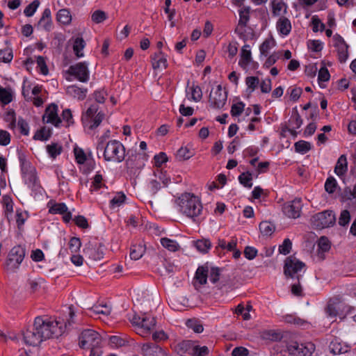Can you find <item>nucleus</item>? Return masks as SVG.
<instances>
[{
	"mask_svg": "<svg viewBox=\"0 0 356 356\" xmlns=\"http://www.w3.org/2000/svg\"><path fill=\"white\" fill-rule=\"evenodd\" d=\"M261 337L264 339L270 341H279L281 339L280 334L275 332L274 330L264 331L261 334Z\"/></svg>",
	"mask_w": 356,
	"mask_h": 356,
	"instance_id": "obj_56",
	"label": "nucleus"
},
{
	"mask_svg": "<svg viewBox=\"0 0 356 356\" xmlns=\"http://www.w3.org/2000/svg\"><path fill=\"white\" fill-rule=\"evenodd\" d=\"M17 126L19 129L20 133L24 136H28L29 133V126L28 122L23 119L22 118L19 117L18 118L17 122Z\"/></svg>",
	"mask_w": 356,
	"mask_h": 356,
	"instance_id": "obj_62",
	"label": "nucleus"
},
{
	"mask_svg": "<svg viewBox=\"0 0 356 356\" xmlns=\"http://www.w3.org/2000/svg\"><path fill=\"white\" fill-rule=\"evenodd\" d=\"M209 275V267L207 264L200 266L196 270L194 279L200 284V285H205L207 283Z\"/></svg>",
	"mask_w": 356,
	"mask_h": 356,
	"instance_id": "obj_23",
	"label": "nucleus"
},
{
	"mask_svg": "<svg viewBox=\"0 0 356 356\" xmlns=\"http://www.w3.org/2000/svg\"><path fill=\"white\" fill-rule=\"evenodd\" d=\"M209 273L208 277L213 284H216L219 281L220 276V269L219 268L212 267L210 271L209 270Z\"/></svg>",
	"mask_w": 356,
	"mask_h": 356,
	"instance_id": "obj_61",
	"label": "nucleus"
},
{
	"mask_svg": "<svg viewBox=\"0 0 356 356\" xmlns=\"http://www.w3.org/2000/svg\"><path fill=\"white\" fill-rule=\"evenodd\" d=\"M245 83L251 92L254 91L259 83V79L257 76H248L245 79Z\"/></svg>",
	"mask_w": 356,
	"mask_h": 356,
	"instance_id": "obj_64",
	"label": "nucleus"
},
{
	"mask_svg": "<svg viewBox=\"0 0 356 356\" xmlns=\"http://www.w3.org/2000/svg\"><path fill=\"white\" fill-rule=\"evenodd\" d=\"M177 202L179 211L193 221H197L203 209L200 199L193 193H185L178 198Z\"/></svg>",
	"mask_w": 356,
	"mask_h": 356,
	"instance_id": "obj_2",
	"label": "nucleus"
},
{
	"mask_svg": "<svg viewBox=\"0 0 356 356\" xmlns=\"http://www.w3.org/2000/svg\"><path fill=\"white\" fill-rule=\"evenodd\" d=\"M47 206L49 207V213L51 214H63L68 210L67 205L64 202L57 203L50 201L48 202Z\"/></svg>",
	"mask_w": 356,
	"mask_h": 356,
	"instance_id": "obj_29",
	"label": "nucleus"
},
{
	"mask_svg": "<svg viewBox=\"0 0 356 356\" xmlns=\"http://www.w3.org/2000/svg\"><path fill=\"white\" fill-rule=\"evenodd\" d=\"M270 4L272 13L274 16L280 15L282 10H283V14L287 13V5L284 3L282 0H272Z\"/></svg>",
	"mask_w": 356,
	"mask_h": 356,
	"instance_id": "obj_30",
	"label": "nucleus"
},
{
	"mask_svg": "<svg viewBox=\"0 0 356 356\" xmlns=\"http://www.w3.org/2000/svg\"><path fill=\"white\" fill-rule=\"evenodd\" d=\"M125 168L131 173L135 172V170H139L145 163L143 161L147 160V154L138 153L136 149H129L126 152Z\"/></svg>",
	"mask_w": 356,
	"mask_h": 356,
	"instance_id": "obj_5",
	"label": "nucleus"
},
{
	"mask_svg": "<svg viewBox=\"0 0 356 356\" xmlns=\"http://www.w3.org/2000/svg\"><path fill=\"white\" fill-rule=\"evenodd\" d=\"M107 18L106 13L101 10H95L91 15V19L96 24L103 22Z\"/></svg>",
	"mask_w": 356,
	"mask_h": 356,
	"instance_id": "obj_54",
	"label": "nucleus"
},
{
	"mask_svg": "<svg viewBox=\"0 0 356 356\" xmlns=\"http://www.w3.org/2000/svg\"><path fill=\"white\" fill-rule=\"evenodd\" d=\"M144 356H163V349L156 343L147 342L142 346Z\"/></svg>",
	"mask_w": 356,
	"mask_h": 356,
	"instance_id": "obj_18",
	"label": "nucleus"
},
{
	"mask_svg": "<svg viewBox=\"0 0 356 356\" xmlns=\"http://www.w3.org/2000/svg\"><path fill=\"white\" fill-rule=\"evenodd\" d=\"M274 43L275 41L273 39H266L259 47L261 55L266 56L268 54L269 50L274 45Z\"/></svg>",
	"mask_w": 356,
	"mask_h": 356,
	"instance_id": "obj_51",
	"label": "nucleus"
},
{
	"mask_svg": "<svg viewBox=\"0 0 356 356\" xmlns=\"http://www.w3.org/2000/svg\"><path fill=\"white\" fill-rule=\"evenodd\" d=\"M69 248L72 253L79 251L81 246V242L79 237H72L69 241Z\"/></svg>",
	"mask_w": 356,
	"mask_h": 356,
	"instance_id": "obj_55",
	"label": "nucleus"
},
{
	"mask_svg": "<svg viewBox=\"0 0 356 356\" xmlns=\"http://www.w3.org/2000/svg\"><path fill=\"white\" fill-rule=\"evenodd\" d=\"M259 230L263 235L270 236L275 230V227L270 222L262 221L259 224Z\"/></svg>",
	"mask_w": 356,
	"mask_h": 356,
	"instance_id": "obj_39",
	"label": "nucleus"
},
{
	"mask_svg": "<svg viewBox=\"0 0 356 356\" xmlns=\"http://www.w3.org/2000/svg\"><path fill=\"white\" fill-rule=\"evenodd\" d=\"M292 248V242L289 238H285L282 245L279 246V252L286 255L290 253Z\"/></svg>",
	"mask_w": 356,
	"mask_h": 356,
	"instance_id": "obj_57",
	"label": "nucleus"
},
{
	"mask_svg": "<svg viewBox=\"0 0 356 356\" xmlns=\"http://www.w3.org/2000/svg\"><path fill=\"white\" fill-rule=\"evenodd\" d=\"M52 19L51 10L47 8L44 10L42 16L38 23V26L42 27L46 31H50L52 29Z\"/></svg>",
	"mask_w": 356,
	"mask_h": 356,
	"instance_id": "obj_20",
	"label": "nucleus"
},
{
	"mask_svg": "<svg viewBox=\"0 0 356 356\" xmlns=\"http://www.w3.org/2000/svg\"><path fill=\"white\" fill-rule=\"evenodd\" d=\"M83 252L89 256L93 260H100L104 257V245L101 243L97 247L93 248H85Z\"/></svg>",
	"mask_w": 356,
	"mask_h": 356,
	"instance_id": "obj_25",
	"label": "nucleus"
},
{
	"mask_svg": "<svg viewBox=\"0 0 356 356\" xmlns=\"http://www.w3.org/2000/svg\"><path fill=\"white\" fill-rule=\"evenodd\" d=\"M295 151L302 154H306L312 149L310 143L305 140H299L294 144Z\"/></svg>",
	"mask_w": 356,
	"mask_h": 356,
	"instance_id": "obj_42",
	"label": "nucleus"
},
{
	"mask_svg": "<svg viewBox=\"0 0 356 356\" xmlns=\"http://www.w3.org/2000/svg\"><path fill=\"white\" fill-rule=\"evenodd\" d=\"M250 6H243L238 10L239 20L238 26L235 29V33L238 34L240 38L244 40H245V34L243 29L248 25L250 20Z\"/></svg>",
	"mask_w": 356,
	"mask_h": 356,
	"instance_id": "obj_14",
	"label": "nucleus"
},
{
	"mask_svg": "<svg viewBox=\"0 0 356 356\" xmlns=\"http://www.w3.org/2000/svg\"><path fill=\"white\" fill-rule=\"evenodd\" d=\"M145 252V245L143 243L132 244L130 248V257L131 259L138 260Z\"/></svg>",
	"mask_w": 356,
	"mask_h": 356,
	"instance_id": "obj_27",
	"label": "nucleus"
},
{
	"mask_svg": "<svg viewBox=\"0 0 356 356\" xmlns=\"http://www.w3.org/2000/svg\"><path fill=\"white\" fill-rule=\"evenodd\" d=\"M51 130H49V129L47 130L46 127H44L41 128L40 129L38 130L35 133L33 138V140H35L44 141V140H47L51 137Z\"/></svg>",
	"mask_w": 356,
	"mask_h": 356,
	"instance_id": "obj_43",
	"label": "nucleus"
},
{
	"mask_svg": "<svg viewBox=\"0 0 356 356\" xmlns=\"http://www.w3.org/2000/svg\"><path fill=\"white\" fill-rule=\"evenodd\" d=\"M227 99V92L223 91L221 85H218L216 90H211L209 97V103L210 106L213 108L220 109L222 108Z\"/></svg>",
	"mask_w": 356,
	"mask_h": 356,
	"instance_id": "obj_11",
	"label": "nucleus"
},
{
	"mask_svg": "<svg viewBox=\"0 0 356 356\" xmlns=\"http://www.w3.org/2000/svg\"><path fill=\"white\" fill-rule=\"evenodd\" d=\"M126 200V195L122 193H118L113 199L110 201V208L114 209L122 205Z\"/></svg>",
	"mask_w": 356,
	"mask_h": 356,
	"instance_id": "obj_49",
	"label": "nucleus"
},
{
	"mask_svg": "<svg viewBox=\"0 0 356 356\" xmlns=\"http://www.w3.org/2000/svg\"><path fill=\"white\" fill-rule=\"evenodd\" d=\"M286 348L289 353L293 356H312L316 346L312 342L302 343L292 341L287 344Z\"/></svg>",
	"mask_w": 356,
	"mask_h": 356,
	"instance_id": "obj_9",
	"label": "nucleus"
},
{
	"mask_svg": "<svg viewBox=\"0 0 356 356\" xmlns=\"http://www.w3.org/2000/svg\"><path fill=\"white\" fill-rule=\"evenodd\" d=\"M301 275H298L296 276V279L298 280L297 283H294L291 285V293L298 297H302L304 296L302 293V286L300 284V279L301 278Z\"/></svg>",
	"mask_w": 356,
	"mask_h": 356,
	"instance_id": "obj_59",
	"label": "nucleus"
},
{
	"mask_svg": "<svg viewBox=\"0 0 356 356\" xmlns=\"http://www.w3.org/2000/svg\"><path fill=\"white\" fill-rule=\"evenodd\" d=\"M305 266V264L296 259L287 257L284 262V273L286 277L296 279L298 272Z\"/></svg>",
	"mask_w": 356,
	"mask_h": 356,
	"instance_id": "obj_12",
	"label": "nucleus"
},
{
	"mask_svg": "<svg viewBox=\"0 0 356 356\" xmlns=\"http://www.w3.org/2000/svg\"><path fill=\"white\" fill-rule=\"evenodd\" d=\"M70 309L69 318L63 322L64 327H63V323L59 321L54 322L47 318L44 319L40 316H38L35 318V329L39 331L42 341L49 338L58 337V336L65 332L68 325L70 326L74 323L73 318L75 316V313L72 310L71 307H70Z\"/></svg>",
	"mask_w": 356,
	"mask_h": 356,
	"instance_id": "obj_1",
	"label": "nucleus"
},
{
	"mask_svg": "<svg viewBox=\"0 0 356 356\" xmlns=\"http://www.w3.org/2000/svg\"><path fill=\"white\" fill-rule=\"evenodd\" d=\"M348 170V162L346 156L342 154L338 159L334 167V172L336 175L341 178Z\"/></svg>",
	"mask_w": 356,
	"mask_h": 356,
	"instance_id": "obj_24",
	"label": "nucleus"
},
{
	"mask_svg": "<svg viewBox=\"0 0 356 356\" xmlns=\"http://www.w3.org/2000/svg\"><path fill=\"white\" fill-rule=\"evenodd\" d=\"M238 181L244 187L250 188L252 186V174L250 171L242 172L238 176Z\"/></svg>",
	"mask_w": 356,
	"mask_h": 356,
	"instance_id": "obj_38",
	"label": "nucleus"
},
{
	"mask_svg": "<svg viewBox=\"0 0 356 356\" xmlns=\"http://www.w3.org/2000/svg\"><path fill=\"white\" fill-rule=\"evenodd\" d=\"M276 27L277 31L284 36L290 33L292 28L290 20L284 16H282L279 18L276 24Z\"/></svg>",
	"mask_w": 356,
	"mask_h": 356,
	"instance_id": "obj_22",
	"label": "nucleus"
},
{
	"mask_svg": "<svg viewBox=\"0 0 356 356\" xmlns=\"http://www.w3.org/2000/svg\"><path fill=\"white\" fill-rule=\"evenodd\" d=\"M74 152L76 161L79 164H83L86 161L87 156L83 149L79 147H75L74 149Z\"/></svg>",
	"mask_w": 356,
	"mask_h": 356,
	"instance_id": "obj_58",
	"label": "nucleus"
},
{
	"mask_svg": "<svg viewBox=\"0 0 356 356\" xmlns=\"http://www.w3.org/2000/svg\"><path fill=\"white\" fill-rule=\"evenodd\" d=\"M302 206V200L296 198L292 201L286 202L283 205L282 211L287 217L296 219L300 216Z\"/></svg>",
	"mask_w": 356,
	"mask_h": 356,
	"instance_id": "obj_13",
	"label": "nucleus"
},
{
	"mask_svg": "<svg viewBox=\"0 0 356 356\" xmlns=\"http://www.w3.org/2000/svg\"><path fill=\"white\" fill-rule=\"evenodd\" d=\"M88 89L79 88L76 85L69 86L66 89V93L79 100H83L86 97Z\"/></svg>",
	"mask_w": 356,
	"mask_h": 356,
	"instance_id": "obj_21",
	"label": "nucleus"
},
{
	"mask_svg": "<svg viewBox=\"0 0 356 356\" xmlns=\"http://www.w3.org/2000/svg\"><path fill=\"white\" fill-rule=\"evenodd\" d=\"M209 348L206 346H193L192 347V354L194 356H207L209 355Z\"/></svg>",
	"mask_w": 356,
	"mask_h": 356,
	"instance_id": "obj_60",
	"label": "nucleus"
},
{
	"mask_svg": "<svg viewBox=\"0 0 356 356\" xmlns=\"http://www.w3.org/2000/svg\"><path fill=\"white\" fill-rule=\"evenodd\" d=\"M58 108L56 104L49 105L42 116L43 122L54 124L56 127H59L61 123V119L58 115Z\"/></svg>",
	"mask_w": 356,
	"mask_h": 356,
	"instance_id": "obj_16",
	"label": "nucleus"
},
{
	"mask_svg": "<svg viewBox=\"0 0 356 356\" xmlns=\"http://www.w3.org/2000/svg\"><path fill=\"white\" fill-rule=\"evenodd\" d=\"M195 154L194 150L188 147H180L176 154V159L179 161L188 160Z\"/></svg>",
	"mask_w": 356,
	"mask_h": 356,
	"instance_id": "obj_32",
	"label": "nucleus"
},
{
	"mask_svg": "<svg viewBox=\"0 0 356 356\" xmlns=\"http://www.w3.org/2000/svg\"><path fill=\"white\" fill-rule=\"evenodd\" d=\"M324 187L327 193L332 194L336 191L338 187V184L335 178L330 176L327 178Z\"/></svg>",
	"mask_w": 356,
	"mask_h": 356,
	"instance_id": "obj_46",
	"label": "nucleus"
},
{
	"mask_svg": "<svg viewBox=\"0 0 356 356\" xmlns=\"http://www.w3.org/2000/svg\"><path fill=\"white\" fill-rule=\"evenodd\" d=\"M98 110L97 104H92L81 117L83 124L90 130H94L99 127L104 118V113L102 111L97 112Z\"/></svg>",
	"mask_w": 356,
	"mask_h": 356,
	"instance_id": "obj_4",
	"label": "nucleus"
},
{
	"mask_svg": "<svg viewBox=\"0 0 356 356\" xmlns=\"http://www.w3.org/2000/svg\"><path fill=\"white\" fill-rule=\"evenodd\" d=\"M22 334L24 341L27 345L35 346L42 341L39 331L35 329V323L33 326L29 327L23 331Z\"/></svg>",
	"mask_w": 356,
	"mask_h": 356,
	"instance_id": "obj_17",
	"label": "nucleus"
},
{
	"mask_svg": "<svg viewBox=\"0 0 356 356\" xmlns=\"http://www.w3.org/2000/svg\"><path fill=\"white\" fill-rule=\"evenodd\" d=\"M67 73L83 83L88 82L90 78V72L86 62H80L70 65L67 70Z\"/></svg>",
	"mask_w": 356,
	"mask_h": 356,
	"instance_id": "obj_10",
	"label": "nucleus"
},
{
	"mask_svg": "<svg viewBox=\"0 0 356 356\" xmlns=\"http://www.w3.org/2000/svg\"><path fill=\"white\" fill-rule=\"evenodd\" d=\"M13 101V95L11 90L0 86V102L6 105Z\"/></svg>",
	"mask_w": 356,
	"mask_h": 356,
	"instance_id": "obj_40",
	"label": "nucleus"
},
{
	"mask_svg": "<svg viewBox=\"0 0 356 356\" xmlns=\"http://www.w3.org/2000/svg\"><path fill=\"white\" fill-rule=\"evenodd\" d=\"M101 342V335L95 330L91 329L83 330L79 337V345L82 349L99 346Z\"/></svg>",
	"mask_w": 356,
	"mask_h": 356,
	"instance_id": "obj_7",
	"label": "nucleus"
},
{
	"mask_svg": "<svg viewBox=\"0 0 356 356\" xmlns=\"http://www.w3.org/2000/svg\"><path fill=\"white\" fill-rule=\"evenodd\" d=\"M47 152L49 156L52 159H56L63 152L62 145L56 143H52L46 146Z\"/></svg>",
	"mask_w": 356,
	"mask_h": 356,
	"instance_id": "obj_35",
	"label": "nucleus"
},
{
	"mask_svg": "<svg viewBox=\"0 0 356 356\" xmlns=\"http://www.w3.org/2000/svg\"><path fill=\"white\" fill-rule=\"evenodd\" d=\"M336 218L332 211L326 210L314 215L312 218V224L316 229H323L333 226Z\"/></svg>",
	"mask_w": 356,
	"mask_h": 356,
	"instance_id": "obj_8",
	"label": "nucleus"
},
{
	"mask_svg": "<svg viewBox=\"0 0 356 356\" xmlns=\"http://www.w3.org/2000/svg\"><path fill=\"white\" fill-rule=\"evenodd\" d=\"M290 122L295 129H299L302 124L303 120L296 108L292 111Z\"/></svg>",
	"mask_w": 356,
	"mask_h": 356,
	"instance_id": "obj_48",
	"label": "nucleus"
},
{
	"mask_svg": "<svg viewBox=\"0 0 356 356\" xmlns=\"http://www.w3.org/2000/svg\"><path fill=\"white\" fill-rule=\"evenodd\" d=\"M245 104L243 102H238L233 104L231 107L230 113L232 117L239 116L244 111Z\"/></svg>",
	"mask_w": 356,
	"mask_h": 356,
	"instance_id": "obj_53",
	"label": "nucleus"
},
{
	"mask_svg": "<svg viewBox=\"0 0 356 356\" xmlns=\"http://www.w3.org/2000/svg\"><path fill=\"white\" fill-rule=\"evenodd\" d=\"M40 6L39 0H34L29 3L24 10V14L26 17H31L36 12L38 6Z\"/></svg>",
	"mask_w": 356,
	"mask_h": 356,
	"instance_id": "obj_50",
	"label": "nucleus"
},
{
	"mask_svg": "<svg viewBox=\"0 0 356 356\" xmlns=\"http://www.w3.org/2000/svg\"><path fill=\"white\" fill-rule=\"evenodd\" d=\"M161 244L167 250L171 252H176L180 248L179 243L172 239L168 238L167 237L161 238Z\"/></svg>",
	"mask_w": 356,
	"mask_h": 356,
	"instance_id": "obj_37",
	"label": "nucleus"
},
{
	"mask_svg": "<svg viewBox=\"0 0 356 356\" xmlns=\"http://www.w3.org/2000/svg\"><path fill=\"white\" fill-rule=\"evenodd\" d=\"M334 46L337 49L338 59L341 63H345L348 58V44L344 39L338 33L333 36Z\"/></svg>",
	"mask_w": 356,
	"mask_h": 356,
	"instance_id": "obj_15",
	"label": "nucleus"
},
{
	"mask_svg": "<svg viewBox=\"0 0 356 356\" xmlns=\"http://www.w3.org/2000/svg\"><path fill=\"white\" fill-rule=\"evenodd\" d=\"M13 58V52L11 48L0 49V63H10Z\"/></svg>",
	"mask_w": 356,
	"mask_h": 356,
	"instance_id": "obj_45",
	"label": "nucleus"
},
{
	"mask_svg": "<svg viewBox=\"0 0 356 356\" xmlns=\"http://www.w3.org/2000/svg\"><path fill=\"white\" fill-rule=\"evenodd\" d=\"M97 150L103 151V157L106 161L121 163L126 157V149L119 140H111L105 145L103 141L97 143Z\"/></svg>",
	"mask_w": 356,
	"mask_h": 356,
	"instance_id": "obj_3",
	"label": "nucleus"
},
{
	"mask_svg": "<svg viewBox=\"0 0 356 356\" xmlns=\"http://www.w3.org/2000/svg\"><path fill=\"white\" fill-rule=\"evenodd\" d=\"M251 61L252 54L250 49H241V59L238 62V65L245 69Z\"/></svg>",
	"mask_w": 356,
	"mask_h": 356,
	"instance_id": "obj_41",
	"label": "nucleus"
},
{
	"mask_svg": "<svg viewBox=\"0 0 356 356\" xmlns=\"http://www.w3.org/2000/svg\"><path fill=\"white\" fill-rule=\"evenodd\" d=\"M188 90L191 94V99L195 102H200L202 98V91L201 88L195 85L194 83L188 88Z\"/></svg>",
	"mask_w": 356,
	"mask_h": 356,
	"instance_id": "obj_44",
	"label": "nucleus"
},
{
	"mask_svg": "<svg viewBox=\"0 0 356 356\" xmlns=\"http://www.w3.org/2000/svg\"><path fill=\"white\" fill-rule=\"evenodd\" d=\"M90 310L97 314H104V315H109L111 314V309L106 305H95Z\"/></svg>",
	"mask_w": 356,
	"mask_h": 356,
	"instance_id": "obj_52",
	"label": "nucleus"
},
{
	"mask_svg": "<svg viewBox=\"0 0 356 356\" xmlns=\"http://www.w3.org/2000/svg\"><path fill=\"white\" fill-rule=\"evenodd\" d=\"M2 199L5 215L8 218V214H11L13 211V201L12 197L8 195H3Z\"/></svg>",
	"mask_w": 356,
	"mask_h": 356,
	"instance_id": "obj_47",
	"label": "nucleus"
},
{
	"mask_svg": "<svg viewBox=\"0 0 356 356\" xmlns=\"http://www.w3.org/2000/svg\"><path fill=\"white\" fill-rule=\"evenodd\" d=\"M329 348L330 352L334 355L346 353L348 349V346L342 345L340 342H338L337 339L331 341Z\"/></svg>",
	"mask_w": 356,
	"mask_h": 356,
	"instance_id": "obj_36",
	"label": "nucleus"
},
{
	"mask_svg": "<svg viewBox=\"0 0 356 356\" xmlns=\"http://www.w3.org/2000/svg\"><path fill=\"white\" fill-rule=\"evenodd\" d=\"M25 249L21 245L13 247L8 256L5 263V268L7 271L15 272L25 257Z\"/></svg>",
	"mask_w": 356,
	"mask_h": 356,
	"instance_id": "obj_6",
	"label": "nucleus"
},
{
	"mask_svg": "<svg viewBox=\"0 0 356 356\" xmlns=\"http://www.w3.org/2000/svg\"><path fill=\"white\" fill-rule=\"evenodd\" d=\"M194 245L199 252L204 254L211 249V243L209 239L202 238L194 241Z\"/></svg>",
	"mask_w": 356,
	"mask_h": 356,
	"instance_id": "obj_33",
	"label": "nucleus"
},
{
	"mask_svg": "<svg viewBox=\"0 0 356 356\" xmlns=\"http://www.w3.org/2000/svg\"><path fill=\"white\" fill-rule=\"evenodd\" d=\"M102 180V175L97 172L93 178L90 190L92 191L99 190L103 186Z\"/></svg>",
	"mask_w": 356,
	"mask_h": 356,
	"instance_id": "obj_63",
	"label": "nucleus"
},
{
	"mask_svg": "<svg viewBox=\"0 0 356 356\" xmlns=\"http://www.w3.org/2000/svg\"><path fill=\"white\" fill-rule=\"evenodd\" d=\"M151 62L152 67L154 70L161 68L165 69L168 67L166 56L161 51L155 52L151 56Z\"/></svg>",
	"mask_w": 356,
	"mask_h": 356,
	"instance_id": "obj_19",
	"label": "nucleus"
},
{
	"mask_svg": "<svg viewBox=\"0 0 356 356\" xmlns=\"http://www.w3.org/2000/svg\"><path fill=\"white\" fill-rule=\"evenodd\" d=\"M86 46V42L83 39L82 37H77L73 43V51L78 58H81L83 56V53L82 50L84 49Z\"/></svg>",
	"mask_w": 356,
	"mask_h": 356,
	"instance_id": "obj_34",
	"label": "nucleus"
},
{
	"mask_svg": "<svg viewBox=\"0 0 356 356\" xmlns=\"http://www.w3.org/2000/svg\"><path fill=\"white\" fill-rule=\"evenodd\" d=\"M138 321H134V324L141 327L150 330L156 325V319L150 316H144L143 317H138Z\"/></svg>",
	"mask_w": 356,
	"mask_h": 356,
	"instance_id": "obj_26",
	"label": "nucleus"
},
{
	"mask_svg": "<svg viewBox=\"0 0 356 356\" xmlns=\"http://www.w3.org/2000/svg\"><path fill=\"white\" fill-rule=\"evenodd\" d=\"M330 242L325 236H321L318 243V257L323 260L325 259V253L330 249Z\"/></svg>",
	"mask_w": 356,
	"mask_h": 356,
	"instance_id": "obj_28",
	"label": "nucleus"
},
{
	"mask_svg": "<svg viewBox=\"0 0 356 356\" xmlns=\"http://www.w3.org/2000/svg\"><path fill=\"white\" fill-rule=\"evenodd\" d=\"M56 19L62 24H70L72 21V15L70 11L67 8L59 10L56 15Z\"/></svg>",
	"mask_w": 356,
	"mask_h": 356,
	"instance_id": "obj_31",
	"label": "nucleus"
}]
</instances>
